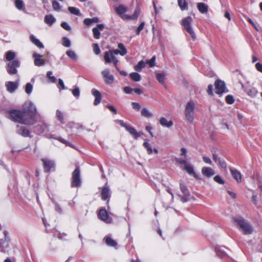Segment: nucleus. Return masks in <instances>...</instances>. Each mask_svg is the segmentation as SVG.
<instances>
[{"instance_id":"obj_1","label":"nucleus","mask_w":262,"mask_h":262,"mask_svg":"<svg viewBox=\"0 0 262 262\" xmlns=\"http://www.w3.org/2000/svg\"><path fill=\"white\" fill-rule=\"evenodd\" d=\"M23 111L11 110L7 113V117L10 120L25 125H32L36 122L37 111L31 102L26 103Z\"/></svg>"},{"instance_id":"obj_2","label":"nucleus","mask_w":262,"mask_h":262,"mask_svg":"<svg viewBox=\"0 0 262 262\" xmlns=\"http://www.w3.org/2000/svg\"><path fill=\"white\" fill-rule=\"evenodd\" d=\"M195 103L192 100L189 101L185 106V116L186 120L189 123H192L194 120Z\"/></svg>"},{"instance_id":"obj_3","label":"nucleus","mask_w":262,"mask_h":262,"mask_svg":"<svg viewBox=\"0 0 262 262\" xmlns=\"http://www.w3.org/2000/svg\"><path fill=\"white\" fill-rule=\"evenodd\" d=\"M192 18L191 16H187L181 21V25L184 29L188 33L193 40H195L196 36L191 26Z\"/></svg>"},{"instance_id":"obj_4","label":"nucleus","mask_w":262,"mask_h":262,"mask_svg":"<svg viewBox=\"0 0 262 262\" xmlns=\"http://www.w3.org/2000/svg\"><path fill=\"white\" fill-rule=\"evenodd\" d=\"M80 171L78 167H76L72 174L71 187H79L81 184Z\"/></svg>"},{"instance_id":"obj_5","label":"nucleus","mask_w":262,"mask_h":262,"mask_svg":"<svg viewBox=\"0 0 262 262\" xmlns=\"http://www.w3.org/2000/svg\"><path fill=\"white\" fill-rule=\"evenodd\" d=\"M20 63L17 60H13L9 61L7 64V71L10 75H14L17 73V68L19 67Z\"/></svg>"},{"instance_id":"obj_6","label":"nucleus","mask_w":262,"mask_h":262,"mask_svg":"<svg viewBox=\"0 0 262 262\" xmlns=\"http://www.w3.org/2000/svg\"><path fill=\"white\" fill-rule=\"evenodd\" d=\"M98 216L99 219L106 224H111L112 222V218L108 215L107 211L105 209H101L99 211Z\"/></svg>"},{"instance_id":"obj_7","label":"nucleus","mask_w":262,"mask_h":262,"mask_svg":"<svg viewBox=\"0 0 262 262\" xmlns=\"http://www.w3.org/2000/svg\"><path fill=\"white\" fill-rule=\"evenodd\" d=\"M215 88V92L217 94H222L224 93L227 92L225 82L222 80H216L214 83Z\"/></svg>"},{"instance_id":"obj_8","label":"nucleus","mask_w":262,"mask_h":262,"mask_svg":"<svg viewBox=\"0 0 262 262\" xmlns=\"http://www.w3.org/2000/svg\"><path fill=\"white\" fill-rule=\"evenodd\" d=\"M101 74L104 79V82L106 84H112L114 80V77L110 74L108 69H105L101 72Z\"/></svg>"},{"instance_id":"obj_9","label":"nucleus","mask_w":262,"mask_h":262,"mask_svg":"<svg viewBox=\"0 0 262 262\" xmlns=\"http://www.w3.org/2000/svg\"><path fill=\"white\" fill-rule=\"evenodd\" d=\"M32 56L34 59V64L36 66L40 67L45 64V61L42 58V55L37 54L36 52H34Z\"/></svg>"},{"instance_id":"obj_10","label":"nucleus","mask_w":262,"mask_h":262,"mask_svg":"<svg viewBox=\"0 0 262 262\" xmlns=\"http://www.w3.org/2000/svg\"><path fill=\"white\" fill-rule=\"evenodd\" d=\"M5 239H0V251L2 252H6V249L8 247L9 239L7 238L8 233L5 231L4 232Z\"/></svg>"},{"instance_id":"obj_11","label":"nucleus","mask_w":262,"mask_h":262,"mask_svg":"<svg viewBox=\"0 0 262 262\" xmlns=\"http://www.w3.org/2000/svg\"><path fill=\"white\" fill-rule=\"evenodd\" d=\"M242 86L247 95L251 97H255L258 93V91L255 88L246 86L243 84H242Z\"/></svg>"},{"instance_id":"obj_12","label":"nucleus","mask_w":262,"mask_h":262,"mask_svg":"<svg viewBox=\"0 0 262 262\" xmlns=\"http://www.w3.org/2000/svg\"><path fill=\"white\" fill-rule=\"evenodd\" d=\"M42 161L43 162L45 171L46 172H49L52 168L55 167V163L53 160L47 159H42Z\"/></svg>"},{"instance_id":"obj_13","label":"nucleus","mask_w":262,"mask_h":262,"mask_svg":"<svg viewBox=\"0 0 262 262\" xmlns=\"http://www.w3.org/2000/svg\"><path fill=\"white\" fill-rule=\"evenodd\" d=\"M16 132L17 134L24 137H31L30 132L26 127L17 125Z\"/></svg>"},{"instance_id":"obj_14","label":"nucleus","mask_w":262,"mask_h":262,"mask_svg":"<svg viewBox=\"0 0 262 262\" xmlns=\"http://www.w3.org/2000/svg\"><path fill=\"white\" fill-rule=\"evenodd\" d=\"M104 28L103 24H98L97 27L94 28L92 30L93 36L95 39H99L100 35V31H102Z\"/></svg>"},{"instance_id":"obj_15","label":"nucleus","mask_w":262,"mask_h":262,"mask_svg":"<svg viewBox=\"0 0 262 262\" xmlns=\"http://www.w3.org/2000/svg\"><path fill=\"white\" fill-rule=\"evenodd\" d=\"M232 222L235 226L241 228L243 224H245L246 221L243 217L237 216L232 218Z\"/></svg>"},{"instance_id":"obj_16","label":"nucleus","mask_w":262,"mask_h":262,"mask_svg":"<svg viewBox=\"0 0 262 262\" xmlns=\"http://www.w3.org/2000/svg\"><path fill=\"white\" fill-rule=\"evenodd\" d=\"M202 173L203 176L208 178L213 176L215 174L213 169L209 167H203L202 169Z\"/></svg>"},{"instance_id":"obj_17","label":"nucleus","mask_w":262,"mask_h":262,"mask_svg":"<svg viewBox=\"0 0 262 262\" xmlns=\"http://www.w3.org/2000/svg\"><path fill=\"white\" fill-rule=\"evenodd\" d=\"M92 93L93 96L95 97L94 104L95 105H97L99 104L101 100V94L97 90L93 89L92 90Z\"/></svg>"},{"instance_id":"obj_18","label":"nucleus","mask_w":262,"mask_h":262,"mask_svg":"<svg viewBox=\"0 0 262 262\" xmlns=\"http://www.w3.org/2000/svg\"><path fill=\"white\" fill-rule=\"evenodd\" d=\"M244 234H250L252 233L253 231V229L251 225L247 223L246 221L245 222V224L241 227V228Z\"/></svg>"},{"instance_id":"obj_19","label":"nucleus","mask_w":262,"mask_h":262,"mask_svg":"<svg viewBox=\"0 0 262 262\" xmlns=\"http://www.w3.org/2000/svg\"><path fill=\"white\" fill-rule=\"evenodd\" d=\"M135 139H137L143 134L142 132H137L136 129L132 126H128L126 129Z\"/></svg>"},{"instance_id":"obj_20","label":"nucleus","mask_w":262,"mask_h":262,"mask_svg":"<svg viewBox=\"0 0 262 262\" xmlns=\"http://www.w3.org/2000/svg\"><path fill=\"white\" fill-rule=\"evenodd\" d=\"M101 198L103 200H106L111 196L110 189L109 187H103L101 190Z\"/></svg>"},{"instance_id":"obj_21","label":"nucleus","mask_w":262,"mask_h":262,"mask_svg":"<svg viewBox=\"0 0 262 262\" xmlns=\"http://www.w3.org/2000/svg\"><path fill=\"white\" fill-rule=\"evenodd\" d=\"M159 121L161 125L168 128L170 127L173 125V122L172 121H168L167 119L164 117H161Z\"/></svg>"},{"instance_id":"obj_22","label":"nucleus","mask_w":262,"mask_h":262,"mask_svg":"<svg viewBox=\"0 0 262 262\" xmlns=\"http://www.w3.org/2000/svg\"><path fill=\"white\" fill-rule=\"evenodd\" d=\"M7 89L9 92H14L18 86L17 82L9 81L6 84Z\"/></svg>"},{"instance_id":"obj_23","label":"nucleus","mask_w":262,"mask_h":262,"mask_svg":"<svg viewBox=\"0 0 262 262\" xmlns=\"http://www.w3.org/2000/svg\"><path fill=\"white\" fill-rule=\"evenodd\" d=\"M115 57V55H113L111 52L108 50L104 53V59L106 63H109L112 62L113 57Z\"/></svg>"},{"instance_id":"obj_24","label":"nucleus","mask_w":262,"mask_h":262,"mask_svg":"<svg viewBox=\"0 0 262 262\" xmlns=\"http://www.w3.org/2000/svg\"><path fill=\"white\" fill-rule=\"evenodd\" d=\"M44 21L49 26H52L55 22L56 19L52 15H47L45 17Z\"/></svg>"},{"instance_id":"obj_25","label":"nucleus","mask_w":262,"mask_h":262,"mask_svg":"<svg viewBox=\"0 0 262 262\" xmlns=\"http://www.w3.org/2000/svg\"><path fill=\"white\" fill-rule=\"evenodd\" d=\"M230 171L233 178L236 180L237 182H241V174L236 169L230 168Z\"/></svg>"},{"instance_id":"obj_26","label":"nucleus","mask_w":262,"mask_h":262,"mask_svg":"<svg viewBox=\"0 0 262 262\" xmlns=\"http://www.w3.org/2000/svg\"><path fill=\"white\" fill-rule=\"evenodd\" d=\"M30 40L39 48H43L44 46L40 40L37 39L33 35H31L30 37Z\"/></svg>"},{"instance_id":"obj_27","label":"nucleus","mask_w":262,"mask_h":262,"mask_svg":"<svg viewBox=\"0 0 262 262\" xmlns=\"http://www.w3.org/2000/svg\"><path fill=\"white\" fill-rule=\"evenodd\" d=\"M99 18L97 17H94L92 18H85L83 20V23L88 26H90V25H91L92 24H94V23H97L98 22H99Z\"/></svg>"},{"instance_id":"obj_28","label":"nucleus","mask_w":262,"mask_h":262,"mask_svg":"<svg viewBox=\"0 0 262 262\" xmlns=\"http://www.w3.org/2000/svg\"><path fill=\"white\" fill-rule=\"evenodd\" d=\"M184 169L189 174L192 175L195 178L196 177V174L194 171V169L192 166L188 163L185 164Z\"/></svg>"},{"instance_id":"obj_29","label":"nucleus","mask_w":262,"mask_h":262,"mask_svg":"<svg viewBox=\"0 0 262 262\" xmlns=\"http://www.w3.org/2000/svg\"><path fill=\"white\" fill-rule=\"evenodd\" d=\"M66 54L72 60L76 61L78 60V56L73 50H69L67 51Z\"/></svg>"},{"instance_id":"obj_30","label":"nucleus","mask_w":262,"mask_h":262,"mask_svg":"<svg viewBox=\"0 0 262 262\" xmlns=\"http://www.w3.org/2000/svg\"><path fill=\"white\" fill-rule=\"evenodd\" d=\"M199 11L202 13H205L208 11V6L203 3H199L197 5Z\"/></svg>"},{"instance_id":"obj_31","label":"nucleus","mask_w":262,"mask_h":262,"mask_svg":"<svg viewBox=\"0 0 262 262\" xmlns=\"http://www.w3.org/2000/svg\"><path fill=\"white\" fill-rule=\"evenodd\" d=\"M178 4L182 11L188 9V3L186 0H178Z\"/></svg>"},{"instance_id":"obj_32","label":"nucleus","mask_w":262,"mask_h":262,"mask_svg":"<svg viewBox=\"0 0 262 262\" xmlns=\"http://www.w3.org/2000/svg\"><path fill=\"white\" fill-rule=\"evenodd\" d=\"M14 4L15 6L17 9L23 11L25 10V5L24 2L22 0H15Z\"/></svg>"},{"instance_id":"obj_33","label":"nucleus","mask_w":262,"mask_h":262,"mask_svg":"<svg viewBox=\"0 0 262 262\" xmlns=\"http://www.w3.org/2000/svg\"><path fill=\"white\" fill-rule=\"evenodd\" d=\"M156 78L159 83L161 84L164 83L166 74L164 73H158L156 75Z\"/></svg>"},{"instance_id":"obj_34","label":"nucleus","mask_w":262,"mask_h":262,"mask_svg":"<svg viewBox=\"0 0 262 262\" xmlns=\"http://www.w3.org/2000/svg\"><path fill=\"white\" fill-rule=\"evenodd\" d=\"M115 11L118 15H121L126 12L127 8L123 5H119L115 8Z\"/></svg>"},{"instance_id":"obj_35","label":"nucleus","mask_w":262,"mask_h":262,"mask_svg":"<svg viewBox=\"0 0 262 262\" xmlns=\"http://www.w3.org/2000/svg\"><path fill=\"white\" fill-rule=\"evenodd\" d=\"M145 62L143 60L140 61L138 64L134 66V70L137 72H141L145 67Z\"/></svg>"},{"instance_id":"obj_36","label":"nucleus","mask_w":262,"mask_h":262,"mask_svg":"<svg viewBox=\"0 0 262 262\" xmlns=\"http://www.w3.org/2000/svg\"><path fill=\"white\" fill-rule=\"evenodd\" d=\"M105 243L108 246L115 247L117 245V242L109 236L105 237Z\"/></svg>"},{"instance_id":"obj_37","label":"nucleus","mask_w":262,"mask_h":262,"mask_svg":"<svg viewBox=\"0 0 262 262\" xmlns=\"http://www.w3.org/2000/svg\"><path fill=\"white\" fill-rule=\"evenodd\" d=\"M56 118L61 123L64 124V116L63 113L59 110L56 111Z\"/></svg>"},{"instance_id":"obj_38","label":"nucleus","mask_w":262,"mask_h":262,"mask_svg":"<svg viewBox=\"0 0 262 262\" xmlns=\"http://www.w3.org/2000/svg\"><path fill=\"white\" fill-rule=\"evenodd\" d=\"M130 78L134 81H139L141 79V75L136 72H133L129 74Z\"/></svg>"},{"instance_id":"obj_39","label":"nucleus","mask_w":262,"mask_h":262,"mask_svg":"<svg viewBox=\"0 0 262 262\" xmlns=\"http://www.w3.org/2000/svg\"><path fill=\"white\" fill-rule=\"evenodd\" d=\"M15 53L11 51H8L6 54V58L7 60H8L9 61H11L13 60V59L15 58Z\"/></svg>"},{"instance_id":"obj_40","label":"nucleus","mask_w":262,"mask_h":262,"mask_svg":"<svg viewBox=\"0 0 262 262\" xmlns=\"http://www.w3.org/2000/svg\"><path fill=\"white\" fill-rule=\"evenodd\" d=\"M141 113L143 116L146 118H150L152 116V114L146 108H142Z\"/></svg>"},{"instance_id":"obj_41","label":"nucleus","mask_w":262,"mask_h":262,"mask_svg":"<svg viewBox=\"0 0 262 262\" xmlns=\"http://www.w3.org/2000/svg\"><path fill=\"white\" fill-rule=\"evenodd\" d=\"M118 47L120 50V55L121 56H124L127 53V50L124 46L122 43H119Z\"/></svg>"},{"instance_id":"obj_42","label":"nucleus","mask_w":262,"mask_h":262,"mask_svg":"<svg viewBox=\"0 0 262 262\" xmlns=\"http://www.w3.org/2000/svg\"><path fill=\"white\" fill-rule=\"evenodd\" d=\"M69 11L73 14L76 15H80V12L79 10L75 7H69L68 8Z\"/></svg>"},{"instance_id":"obj_43","label":"nucleus","mask_w":262,"mask_h":262,"mask_svg":"<svg viewBox=\"0 0 262 262\" xmlns=\"http://www.w3.org/2000/svg\"><path fill=\"white\" fill-rule=\"evenodd\" d=\"M180 189L184 195H190V193L187 187L182 183H180Z\"/></svg>"},{"instance_id":"obj_44","label":"nucleus","mask_w":262,"mask_h":262,"mask_svg":"<svg viewBox=\"0 0 262 262\" xmlns=\"http://www.w3.org/2000/svg\"><path fill=\"white\" fill-rule=\"evenodd\" d=\"M143 145L146 149L148 154L150 155L152 154L153 150L151 146L148 142H144Z\"/></svg>"},{"instance_id":"obj_45","label":"nucleus","mask_w":262,"mask_h":262,"mask_svg":"<svg viewBox=\"0 0 262 262\" xmlns=\"http://www.w3.org/2000/svg\"><path fill=\"white\" fill-rule=\"evenodd\" d=\"M71 41L70 39L67 37L62 38V45L66 47H70L71 46Z\"/></svg>"},{"instance_id":"obj_46","label":"nucleus","mask_w":262,"mask_h":262,"mask_svg":"<svg viewBox=\"0 0 262 262\" xmlns=\"http://www.w3.org/2000/svg\"><path fill=\"white\" fill-rule=\"evenodd\" d=\"M52 7L54 10L59 11L60 10V6L58 2L56 1H52Z\"/></svg>"},{"instance_id":"obj_47","label":"nucleus","mask_w":262,"mask_h":262,"mask_svg":"<svg viewBox=\"0 0 262 262\" xmlns=\"http://www.w3.org/2000/svg\"><path fill=\"white\" fill-rule=\"evenodd\" d=\"M33 89V86L30 83H28L26 85L25 91L28 94H30L32 93Z\"/></svg>"},{"instance_id":"obj_48","label":"nucleus","mask_w":262,"mask_h":262,"mask_svg":"<svg viewBox=\"0 0 262 262\" xmlns=\"http://www.w3.org/2000/svg\"><path fill=\"white\" fill-rule=\"evenodd\" d=\"M156 56H154L150 60L146 61V63H148L150 67H153L155 65Z\"/></svg>"},{"instance_id":"obj_49","label":"nucleus","mask_w":262,"mask_h":262,"mask_svg":"<svg viewBox=\"0 0 262 262\" xmlns=\"http://www.w3.org/2000/svg\"><path fill=\"white\" fill-rule=\"evenodd\" d=\"M47 76L52 82H55L56 78L55 77L52 76V72L51 71H48Z\"/></svg>"},{"instance_id":"obj_50","label":"nucleus","mask_w":262,"mask_h":262,"mask_svg":"<svg viewBox=\"0 0 262 262\" xmlns=\"http://www.w3.org/2000/svg\"><path fill=\"white\" fill-rule=\"evenodd\" d=\"M226 101L227 103L231 104L234 103V99L232 95H229L226 96Z\"/></svg>"},{"instance_id":"obj_51","label":"nucleus","mask_w":262,"mask_h":262,"mask_svg":"<svg viewBox=\"0 0 262 262\" xmlns=\"http://www.w3.org/2000/svg\"><path fill=\"white\" fill-rule=\"evenodd\" d=\"M93 51L96 54L98 55L100 54V48H99L98 44L94 43L93 45Z\"/></svg>"},{"instance_id":"obj_52","label":"nucleus","mask_w":262,"mask_h":262,"mask_svg":"<svg viewBox=\"0 0 262 262\" xmlns=\"http://www.w3.org/2000/svg\"><path fill=\"white\" fill-rule=\"evenodd\" d=\"M61 26L64 29L67 31H70L71 30V27L69 25V24L66 22H63L61 24Z\"/></svg>"},{"instance_id":"obj_53","label":"nucleus","mask_w":262,"mask_h":262,"mask_svg":"<svg viewBox=\"0 0 262 262\" xmlns=\"http://www.w3.org/2000/svg\"><path fill=\"white\" fill-rule=\"evenodd\" d=\"M214 180L221 184H223L224 183V180L221 178V177L219 176H216L214 177Z\"/></svg>"},{"instance_id":"obj_54","label":"nucleus","mask_w":262,"mask_h":262,"mask_svg":"<svg viewBox=\"0 0 262 262\" xmlns=\"http://www.w3.org/2000/svg\"><path fill=\"white\" fill-rule=\"evenodd\" d=\"M145 26V23L142 22L137 29V34L139 35L140 32L143 29Z\"/></svg>"},{"instance_id":"obj_55","label":"nucleus","mask_w":262,"mask_h":262,"mask_svg":"<svg viewBox=\"0 0 262 262\" xmlns=\"http://www.w3.org/2000/svg\"><path fill=\"white\" fill-rule=\"evenodd\" d=\"M73 95L76 97H78L80 95V90L79 89L76 88L72 90Z\"/></svg>"},{"instance_id":"obj_56","label":"nucleus","mask_w":262,"mask_h":262,"mask_svg":"<svg viewBox=\"0 0 262 262\" xmlns=\"http://www.w3.org/2000/svg\"><path fill=\"white\" fill-rule=\"evenodd\" d=\"M202 158H203V161L205 163L208 164L210 165H212V161H211V159L209 157H207V156H203Z\"/></svg>"},{"instance_id":"obj_57","label":"nucleus","mask_w":262,"mask_h":262,"mask_svg":"<svg viewBox=\"0 0 262 262\" xmlns=\"http://www.w3.org/2000/svg\"><path fill=\"white\" fill-rule=\"evenodd\" d=\"M123 91L126 94H131L134 91V89L129 86H125L123 88Z\"/></svg>"},{"instance_id":"obj_58","label":"nucleus","mask_w":262,"mask_h":262,"mask_svg":"<svg viewBox=\"0 0 262 262\" xmlns=\"http://www.w3.org/2000/svg\"><path fill=\"white\" fill-rule=\"evenodd\" d=\"M132 105L135 110L139 111L141 108V106L139 103L137 102H132Z\"/></svg>"},{"instance_id":"obj_59","label":"nucleus","mask_w":262,"mask_h":262,"mask_svg":"<svg viewBox=\"0 0 262 262\" xmlns=\"http://www.w3.org/2000/svg\"><path fill=\"white\" fill-rule=\"evenodd\" d=\"M112 62H113V63H114V65L115 68L116 69V70L117 71H119V68L117 67V64H118L119 61L116 57H113V60H112Z\"/></svg>"},{"instance_id":"obj_60","label":"nucleus","mask_w":262,"mask_h":262,"mask_svg":"<svg viewBox=\"0 0 262 262\" xmlns=\"http://www.w3.org/2000/svg\"><path fill=\"white\" fill-rule=\"evenodd\" d=\"M189 196L190 195H184L183 196L179 195V196L181 199V201L183 203H185L188 201V198H189Z\"/></svg>"},{"instance_id":"obj_61","label":"nucleus","mask_w":262,"mask_h":262,"mask_svg":"<svg viewBox=\"0 0 262 262\" xmlns=\"http://www.w3.org/2000/svg\"><path fill=\"white\" fill-rule=\"evenodd\" d=\"M116 122L119 124L121 126L124 127L126 129H127V127L128 126V125H127L122 120H116Z\"/></svg>"},{"instance_id":"obj_62","label":"nucleus","mask_w":262,"mask_h":262,"mask_svg":"<svg viewBox=\"0 0 262 262\" xmlns=\"http://www.w3.org/2000/svg\"><path fill=\"white\" fill-rule=\"evenodd\" d=\"M218 163L222 168L224 169L226 168V163L225 161L219 159V162Z\"/></svg>"},{"instance_id":"obj_63","label":"nucleus","mask_w":262,"mask_h":262,"mask_svg":"<svg viewBox=\"0 0 262 262\" xmlns=\"http://www.w3.org/2000/svg\"><path fill=\"white\" fill-rule=\"evenodd\" d=\"M139 13H140L139 10L136 9L133 15L132 16H130V18H137L138 17Z\"/></svg>"},{"instance_id":"obj_64","label":"nucleus","mask_w":262,"mask_h":262,"mask_svg":"<svg viewBox=\"0 0 262 262\" xmlns=\"http://www.w3.org/2000/svg\"><path fill=\"white\" fill-rule=\"evenodd\" d=\"M255 67L257 71L262 73V64L260 63H256L255 64Z\"/></svg>"}]
</instances>
